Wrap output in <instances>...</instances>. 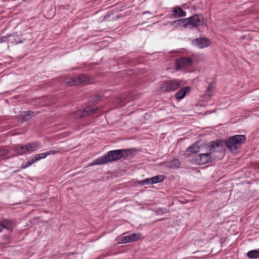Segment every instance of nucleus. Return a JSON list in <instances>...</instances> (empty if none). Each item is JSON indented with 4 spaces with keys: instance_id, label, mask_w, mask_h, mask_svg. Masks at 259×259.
<instances>
[{
    "instance_id": "1",
    "label": "nucleus",
    "mask_w": 259,
    "mask_h": 259,
    "mask_svg": "<svg viewBox=\"0 0 259 259\" xmlns=\"http://www.w3.org/2000/svg\"><path fill=\"white\" fill-rule=\"evenodd\" d=\"M130 153L128 149H118L111 150L107 152L104 155L98 158L90 164L89 166L101 165L116 161L121 158L128 156Z\"/></svg>"
},
{
    "instance_id": "2",
    "label": "nucleus",
    "mask_w": 259,
    "mask_h": 259,
    "mask_svg": "<svg viewBox=\"0 0 259 259\" xmlns=\"http://www.w3.org/2000/svg\"><path fill=\"white\" fill-rule=\"evenodd\" d=\"M208 147L209 152L201 153L197 155L195 161L198 164L202 165L211 162L215 159V157L213 155L214 153L220 151L222 149V146L219 142H210Z\"/></svg>"
},
{
    "instance_id": "3",
    "label": "nucleus",
    "mask_w": 259,
    "mask_h": 259,
    "mask_svg": "<svg viewBox=\"0 0 259 259\" xmlns=\"http://www.w3.org/2000/svg\"><path fill=\"white\" fill-rule=\"evenodd\" d=\"M246 137L243 135H237L230 137L225 141L226 146L233 153H238V150L241 147V144L245 143Z\"/></svg>"
},
{
    "instance_id": "4",
    "label": "nucleus",
    "mask_w": 259,
    "mask_h": 259,
    "mask_svg": "<svg viewBox=\"0 0 259 259\" xmlns=\"http://www.w3.org/2000/svg\"><path fill=\"white\" fill-rule=\"evenodd\" d=\"M181 87V83L180 80L177 79L169 80L161 83L159 90L161 92H170L178 90Z\"/></svg>"
},
{
    "instance_id": "5",
    "label": "nucleus",
    "mask_w": 259,
    "mask_h": 259,
    "mask_svg": "<svg viewBox=\"0 0 259 259\" xmlns=\"http://www.w3.org/2000/svg\"><path fill=\"white\" fill-rule=\"evenodd\" d=\"M98 107L95 105H91L83 109H78L73 113V116L75 118H79L85 116H90L96 113L98 110Z\"/></svg>"
},
{
    "instance_id": "6",
    "label": "nucleus",
    "mask_w": 259,
    "mask_h": 259,
    "mask_svg": "<svg viewBox=\"0 0 259 259\" xmlns=\"http://www.w3.org/2000/svg\"><path fill=\"white\" fill-rule=\"evenodd\" d=\"M186 24L187 27L190 26V28H196L204 24V17L202 15H194L187 18Z\"/></svg>"
},
{
    "instance_id": "7",
    "label": "nucleus",
    "mask_w": 259,
    "mask_h": 259,
    "mask_svg": "<svg viewBox=\"0 0 259 259\" xmlns=\"http://www.w3.org/2000/svg\"><path fill=\"white\" fill-rule=\"evenodd\" d=\"M192 44L200 49H203L207 47L210 44V41L206 37H199L193 39Z\"/></svg>"
},
{
    "instance_id": "8",
    "label": "nucleus",
    "mask_w": 259,
    "mask_h": 259,
    "mask_svg": "<svg viewBox=\"0 0 259 259\" xmlns=\"http://www.w3.org/2000/svg\"><path fill=\"white\" fill-rule=\"evenodd\" d=\"M192 60L190 58L182 57L178 59L176 61L177 69H180L183 67H188L192 64Z\"/></svg>"
},
{
    "instance_id": "9",
    "label": "nucleus",
    "mask_w": 259,
    "mask_h": 259,
    "mask_svg": "<svg viewBox=\"0 0 259 259\" xmlns=\"http://www.w3.org/2000/svg\"><path fill=\"white\" fill-rule=\"evenodd\" d=\"M140 234L133 233L129 235L122 237L121 238V243H126L136 241L140 239Z\"/></svg>"
},
{
    "instance_id": "10",
    "label": "nucleus",
    "mask_w": 259,
    "mask_h": 259,
    "mask_svg": "<svg viewBox=\"0 0 259 259\" xmlns=\"http://www.w3.org/2000/svg\"><path fill=\"white\" fill-rule=\"evenodd\" d=\"M28 153H32L37 150L40 148L39 142H31L26 144Z\"/></svg>"
},
{
    "instance_id": "11",
    "label": "nucleus",
    "mask_w": 259,
    "mask_h": 259,
    "mask_svg": "<svg viewBox=\"0 0 259 259\" xmlns=\"http://www.w3.org/2000/svg\"><path fill=\"white\" fill-rule=\"evenodd\" d=\"M190 91V88L185 87L180 89L175 95L176 99L181 100L183 99L186 95Z\"/></svg>"
},
{
    "instance_id": "12",
    "label": "nucleus",
    "mask_w": 259,
    "mask_h": 259,
    "mask_svg": "<svg viewBox=\"0 0 259 259\" xmlns=\"http://www.w3.org/2000/svg\"><path fill=\"white\" fill-rule=\"evenodd\" d=\"M172 14L175 18L182 17L186 16V12L183 10L180 7H176L173 8Z\"/></svg>"
},
{
    "instance_id": "13",
    "label": "nucleus",
    "mask_w": 259,
    "mask_h": 259,
    "mask_svg": "<svg viewBox=\"0 0 259 259\" xmlns=\"http://www.w3.org/2000/svg\"><path fill=\"white\" fill-rule=\"evenodd\" d=\"M15 151L17 154L20 155L28 154L26 145L16 147Z\"/></svg>"
},
{
    "instance_id": "14",
    "label": "nucleus",
    "mask_w": 259,
    "mask_h": 259,
    "mask_svg": "<svg viewBox=\"0 0 259 259\" xmlns=\"http://www.w3.org/2000/svg\"><path fill=\"white\" fill-rule=\"evenodd\" d=\"M33 112L31 111H23L21 114L22 121H26L31 118Z\"/></svg>"
},
{
    "instance_id": "15",
    "label": "nucleus",
    "mask_w": 259,
    "mask_h": 259,
    "mask_svg": "<svg viewBox=\"0 0 259 259\" xmlns=\"http://www.w3.org/2000/svg\"><path fill=\"white\" fill-rule=\"evenodd\" d=\"M187 18H182L172 21L171 24L173 25L176 24L177 26H182L184 28H187Z\"/></svg>"
},
{
    "instance_id": "16",
    "label": "nucleus",
    "mask_w": 259,
    "mask_h": 259,
    "mask_svg": "<svg viewBox=\"0 0 259 259\" xmlns=\"http://www.w3.org/2000/svg\"><path fill=\"white\" fill-rule=\"evenodd\" d=\"M0 225L3 229H6L8 230L11 229V221L9 220L4 219L1 222Z\"/></svg>"
},
{
    "instance_id": "17",
    "label": "nucleus",
    "mask_w": 259,
    "mask_h": 259,
    "mask_svg": "<svg viewBox=\"0 0 259 259\" xmlns=\"http://www.w3.org/2000/svg\"><path fill=\"white\" fill-rule=\"evenodd\" d=\"M247 256L250 258H256L259 257V249L249 251L247 253Z\"/></svg>"
},
{
    "instance_id": "18",
    "label": "nucleus",
    "mask_w": 259,
    "mask_h": 259,
    "mask_svg": "<svg viewBox=\"0 0 259 259\" xmlns=\"http://www.w3.org/2000/svg\"><path fill=\"white\" fill-rule=\"evenodd\" d=\"M78 77L76 76H73L70 77L69 80L67 82L66 84L69 86L76 85L79 84Z\"/></svg>"
},
{
    "instance_id": "19",
    "label": "nucleus",
    "mask_w": 259,
    "mask_h": 259,
    "mask_svg": "<svg viewBox=\"0 0 259 259\" xmlns=\"http://www.w3.org/2000/svg\"><path fill=\"white\" fill-rule=\"evenodd\" d=\"M199 151V147L197 143H195L188 147L186 151L190 152L193 153H196Z\"/></svg>"
},
{
    "instance_id": "20",
    "label": "nucleus",
    "mask_w": 259,
    "mask_h": 259,
    "mask_svg": "<svg viewBox=\"0 0 259 259\" xmlns=\"http://www.w3.org/2000/svg\"><path fill=\"white\" fill-rule=\"evenodd\" d=\"M164 176L163 175H158L155 177L151 178L152 184H156L162 182L164 179Z\"/></svg>"
},
{
    "instance_id": "21",
    "label": "nucleus",
    "mask_w": 259,
    "mask_h": 259,
    "mask_svg": "<svg viewBox=\"0 0 259 259\" xmlns=\"http://www.w3.org/2000/svg\"><path fill=\"white\" fill-rule=\"evenodd\" d=\"M77 76L78 77L79 84L89 81V77L85 74H80L79 76Z\"/></svg>"
},
{
    "instance_id": "22",
    "label": "nucleus",
    "mask_w": 259,
    "mask_h": 259,
    "mask_svg": "<svg viewBox=\"0 0 259 259\" xmlns=\"http://www.w3.org/2000/svg\"><path fill=\"white\" fill-rule=\"evenodd\" d=\"M47 156V154L46 153V152H45V153H42L36 154L35 155V156L33 158H34L35 162H36L37 161L41 159L46 158Z\"/></svg>"
},
{
    "instance_id": "23",
    "label": "nucleus",
    "mask_w": 259,
    "mask_h": 259,
    "mask_svg": "<svg viewBox=\"0 0 259 259\" xmlns=\"http://www.w3.org/2000/svg\"><path fill=\"white\" fill-rule=\"evenodd\" d=\"M170 167H178L180 165V161L177 158H174L170 163Z\"/></svg>"
},
{
    "instance_id": "24",
    "label": "nucleus",
    "mask_w": 259,
    "mask_h": 259,
    "mask_svg": "<svg viewBox=\"0 0 259 259\" xmlns=\"http://www.w3.org/2000/svg\"><path fill=\"white\" fill-rule=\"evenodd\" d=\"M34 162H35V161L34 160V158H33L30 160L27 161L26 163H25L24 164H22L21 166V168L25 169V168H27V167H28L29 165L34 163Z\"/></svg>"
},
{
    "instance_id": "25",
    "label": "nucleus",
    "mask_w": 259,
    "mask_h": 259,
    "mask_svg": "<svg viewBox=\"0 0 259 259\" xmlns=\"http://www.w3.org/2000/svg\"><path fill=\"white\" fill-rule=\"evenodd\" d=\"M151 181H152V180L151 178H147L143 181L139 182V184L141 185H144L145 184H146V185L153 184L152 182H151Z\"/></svg>"
},
{
    "instance_id": "26",
    "label": "nucleus",
    "mask_w": 259,
    "mask_h": 259,
    "mask_svg": "<svg viewBox=\"0 0 259 259\" xmlns=\"http://www.w3.org/2000/svg\"><path fill=\"white\" fill-rule=\"evenodd\" d=\"M9 151L7 149L5 148H0V156L6 155Z\"/></svg>"
},
{
    "instance_id": "27",
    "label": "nucleus",
    "mask_w": 259,
    "mask_h": 259,
    "mask_svg": "<svg viewBox=\"0 0 259 259\" xmlns=\"http://www.w3.org/2000/svg\"><path fill=\"white\" fill-rule=\"evenodd\" d=\"M102 98V97L100 95H95L92 97V101L94 102H96L99 100H100Z\"/></svg>"
},
{
    "instance_id": "28",
    "label": "nucleus",
    "mask_w": 259,
    "mask_h": 259,
    "mask_svg": "<svg viewBox=\"0 0 259 259\" xmlns=\"http://www.w3.org/2000/svg\"><path fill=\"white\" fill-rule=\"evenodd\" d=\"M12 36V34H7L6 36H3L1 37V39L3 42H6L7 41H9V40H8V38L11 36Z\"/></svg>"
},
{
    "instance_id": "29",
    "label": "nucleus",
    "mask_w": 259,
    "mask_h": 259,
    "mask_svg": "<svg viewBox=\"0 0 259 259\" xmlns=\"http://www.w3.org/2000/svg\"><path fill=\"white\" fill-rule=\"evenodd\" d=\"M53 154L61 152L63 150L62 148H57L56 150H51Z\"/></svg>"
},
{
    "instance_id": "30",
    "label": "nucleus",
    "mask_w": 259,
    "mask_h": 259,
    "mask_svg": "<svg viewBox=\"0 0 259 259\" xmlns=\"http://www.w3.org/2000/svg\"><path fill=\"white\" fill-rule=\"evenodd\" d=\"M213 88H214V87L212 85V84L211 83H210L209 84V85L208 86V87H207V91L208 92H211L212 91Z\"/></svg>"
},
{
    "instance_id": "31",
    "label": "nucleus",
    "mask_w": 259,
    "mask_h": 259,
    "mask_svg": "<svg viewBox=\"0 0 259 259\" xmlns=\"http://www.w3.org/2000/svg\"><path fill=\"white\" fill-rule=\"evenodd\" d=\"M46 153L47 154V156L53 154L51 150L46 152Z\"/></svg>"
},
{
    "instance_id": "32",
    "label": "nucleus",
    "mask_w": 259,
    "mask_h": 259,
    "mask_svg": "<svg viewBox=\"0 0 259 259\" xmlns=\"http://www.w3.org/2000/svg\"><path fill=\"white\" fill-rule=\"evenodd\" d=\"M151 14V13L150 11H145L143 12V14Z\"/></svg>"
},
{
    "instance_id": "33",
    "label": "nucleus",
    "mask_w": 259,
    "mask_h": 259,
    "mask_svg": "<svg viewBox=\"0 0 259 259\" xmlns=\"http://www.w3.org/2000/svg\"><path fill=\"white\" fill-rule=\"evenodd\" d=\"M3 230V229L2 227V226L0 225V233L2 232Z\"/></svg>"
},
{
    "instance_id": "34",
    "label": "nucleus",
    "mask_w": 259,
    "mask_h": 259,
    "mask_svg": "<svg viewBox=\"0 0 259 259\" xmlns=\"http://www.w3.org/2000/svg\"><path fill=\"white\" fill-rule=\"evenodd\" d=\"M118 100H119V102H122V100H121V98L118 99Z\"/></svg>"
},
{
    "instance_id": "35",
    "label": "nucleus",
    "mask_w": 259,
    "mask_h": 259,
    "mask_svg": "<svg viewBox=\"0 0 259 259\" xmlns=\"http://www.w3.org/2000/svg\"><path fill=\"white\" fill-rule=\"evenodd\" d=\"M3 42L1 38L0 37V43Z\"/></svg>"
}]
</instances>
